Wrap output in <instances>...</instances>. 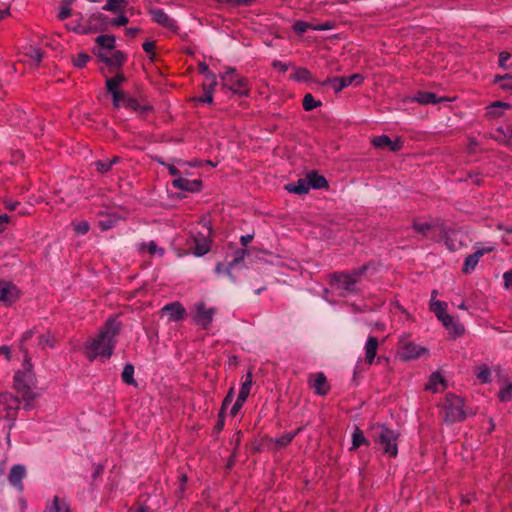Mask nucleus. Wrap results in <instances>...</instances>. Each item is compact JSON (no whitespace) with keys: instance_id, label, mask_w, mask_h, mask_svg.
<instances>
[{"instance_id":"nucleus-56","label":"nucleus","mask_w":512,"mask_h":512,"mask_svg":"<svg viewBox=\"0 0 512 512\" xmlns=\"http://www.w3.org/2000/svg\"><path fill=\"white\" fill-rule=\"evenodd\" d=\"M198 68H199L200 73L205 75V78H206L205 82H207V83L211 82V76L214 79H216L215 74L209 70V67L206 63H204V62L199 63Z\"/></svg>"},{"instance_id":"nucleus-33","label":"nucleus","mask_w":512,"mask_h":512,"mask_svg":"<svg viewBox=\"0 0 512 512\" xmlns=\"http://www.w3.org/2000/svg\"><path fill=\"white\" fill-rule=\"evenodd\" d=\"M306 178H307V180H309L310 189L311 188L320 189V188H324L327 186L326 179L323 176L317 174L316 172L309 173L306 176Z\"/></svg>"},{"instance_id":"nucleus-48","label":"nucleus","mask_w":512,"mask_h":512,"mask_svg":"<svg viewBox=\"0 0 512 512\" xmlns=\"http://www.w3.org/2000/svg\"><path fill=\"white\" fill-rule=\"evenodd\" d=\"M246 255V251L245 250H238L236 252V255H235V258L233 259V261H231L228 265V276L231 278V280L234 282L235 281V278L234 276L232 275L231 273V269L237 264L239 263L240 261H243L244 257Z\"/></svg>"},{"instance_id":"nucleus-46","label":"nucleus","mask_w":512,"mask_h":512,"mask_svg":"<svg viewBox=\"0 0 512 512\" xmlns=\"http://www.w3.org/2000/svg\"><path fill=\"white\" fill-rule=\"evenodd\" d=\"M498 397L502 402H508L512 399V383L505 384L499 391Z\"/></svg>"},{"instance_id":"nucleus-54","label":"nucleus","mask_w":512,"mask_h":512,"mask_svg":"<svg viewBox=\"0 0 512 512\" xmlns=\"http://www.w3.org/2000/svg\"><path fill=\"white\" fill-rule=\"evenodd\" d=\"M38 340L39 345L42 346L43 348L46 346L53 347L55 342L54 337L49 333L40 335L38 337Z\"/></svg>"},{"instance_id":"nucleus-25","label":"nucleus","mask_w":512,"mask_h":512,"mask_svg":"<svg viewBox=\"0 0 512 512\" xmlns=\"http://www.w3.org/2000/svg\"><path fill=\"white\" fill-rule=\"evenodd\" d=\"M442 324L449 330L454 337L459 336L463 333L464 329L461 325L456 324L453 318L449 314H444L439 318Z\"/></svg>"},{"instance_id":"nucleus-4","label":"nucleus","mask_w":512,"mask_h":512,"mask_svg":"<svg viewBox=\"0 0 512 512\" xmlns=\"http://www.w3.org/2000/svg\"><path fill=\"white\" fill-rule=\"evenodd\" d=\"M222 86L239 96H248L250 92L249 81L240 76L234 68H226L221 74Z\"/></svg>"},{"instance_id":"nucleus-34","label":"nucleus","mask_w":512,"mask_h":512,"mask_svg":"<svg viewBox=\"0 0 512 512\" xmlns=\"http://www.w3.org/2000/svg\"><path fill=\"white\" fill-rule=\"evenodd\" d=\"M413 228L416 232L422 234L423 236H427L429 232L434 228V225L426 220L415 219L413 222Z\"/></svg>"},{"instance_id":"nucleus-3","label":"nucleus","mask_w":512,"mask_h":512,"mask_svg":"<svg viewBox=\"0 0 512 512\" xmlns=\"http://www.w3.org/2000/svg\"><path fill=\"white\" fill-rule=\"evenodd\" d=\"M368 266L364 265L350 273H335L332 277V284L340 290L342 296H347L357 292V283L367 271Z\"/></svg>"},{"instance_id":"nucleus-44","label":"nucleus","mask_w":512,"mask_h":512,"mask_svg":"<svg viewBox=\"0 0 512 512\" xmlns=\"http://www.w3.org/2000/svg\"><path fill=\"white\" fill-rule=\"evenodd\" d=\"M321 106V102L314 99L312 94L308 93L303 98V108L306 111H312Z\"/></svg>"},{"instance_id":"nucleus-31","label":"nucleus","mask_w":512,"mask_h":512,"mask_svg":"<svg viewBox=\"0 0 512 512\" xmlns=\"http://www.w3.org/2000/svg\"><path fill=\"white\" fill-rule=\"evenodd\" d=\"M444 387V379L439 373H433L428 383L426 384V390H430L432 392H438L441 388Z\"/></svg>"},{"instance_id":"nucleus-58","label":"nucleus","mask_w":512,"mask_h":512,"mask_svg":"<svg viewBox=\"0 0 512 512\" xmlns=\"http://www.w3.org/2000/svg\"><path fill=\"white\" fill-rule=\"evenodd\" d=\"M143 50L149 55L151 60H154L155 57V42L153 41H145L142 45Z\"/></svg>"},{"instance_id":"nucleus-37","label":"nucleus","mask_w":512,"mask_h":512,"mask_svg":"<svg viewBox=\"0 0 512 512\" xmlns=\"http://www.w3.org/2000/svg\"><path fill=\"white\" fill-rule=\"evenodd\" d=\"M124 80H125V78L122 74H118L115 77L108 78L106 80V88H107L108 92H110L112 94L114 92L120 91L119 86L121 85L122 82H124Z\"/></svg>"},{"instance_id":"nucleus-41","label":"nucleus","mask_w":512,"mask_h":512,"mask_svg":"<svg viewBox=\"0 0 512 512\" xmlns=\"http://www.w3.org/2000/svg\"><path fill=\"white\" fill-rule=\"evenodd\" d=\"M123 106L130 110L138 111L140 113H145L149 110V107L140 105L136 99L130 97L125 99V103L123 104Z\"/></svg>"},{"instance_id":"nucleus-12","label":"nucleus","mask_w":512,"mask_h":512,"mask_svg":"<svg viewBox=\"0 0 512 512\" xmlns=\"http://www.w3.org/2000/svg\"><path fill=\"white\" fill-rule=\"evenodd\" d=\"M18 287L9 281H0V302L9 306L16 302L20 297Z\"/></svg>"},{"instance_id":"nucleus-19","label":"nucleus","mask_w":512,"mask_h":512,"mask_svg":"<svg viewBox=\"0 0 512 512\" xmlns=\"http://www.w3.org/2000/svg\"><path fill=\"white\" fill-rule=\"evenodd\" d=\"M379 348V341L375 336H369L364 345L365 362L372 365L376 361V355Z\"/></svg>"},{"instance_id":"nucleus-32","label":"nucleus","mask_w":512,"mask_h":512,"mask_svg":"<svg viewBox=\"0 0 512 512\" xmlns=\"http://www.w3.org/2000/svg\"><path fill=\"white\" fill-rule=\"evenodd\" d=\"M361 445H369V442L364 436L362 430L359 427H355L352 433V446L350 447V450H356Z\"/></svg>"},{"instance_id":"nucleus-7","label":"nucleus","mask_w":512,"mask_h":512,"mask_svg":"<svg viewBox=\"0 0 512 512\" xmlns=\"http://www.w3.org/2000/svg\"><path fill=\"white\" fill-rule=\"evenodd\" d=\"M463 400L453 394H449L445 399V421L449 423L460 422L465 418L463 410Z\"/></svg>"},{"instance_id":"nucleus-23","label":"nucleus","mask_w":512,"mask_h":512,"mask_svg":"<svg viewBox=\"0 0 512 512\" xmlns=\"http://www.w3.org/2000/svg\"><path fill=\"white\" fill-rule=\"evenodd\" d=\"M26 475V469L23 465H14L9 472V482L19 490H22V480Z\"/></svg>"},{"instance_id":"nucleus-9","label":"nucleus","mask_w":512,"mask_h":512,"mask_svg":"<svg viewBox=\"0 0 512 512\" xmlns=\"http://www.w3.org/2000/svg\"><path fill=\"white\" fill-rule=\"evenodd\" d=\"M20 406L19 399L11 393L0 394V419L14 421Z\"/></svg>"},{"instance_id":"nucleus-59","label":"nucleus","mask_w":512,"mask_h":512,"mask_svg":"<svg viewBox=\"0 0 512 512\" xmlns=\"http://www.w3.org/2000/svg\"><path fill=\"white\" fill-rule=\"evenodd\" d=\"M245 402H246L245 399H241L240 397H237L235 403L233 404V406L230 410V415L232 417H235L239 413V411L241 410V408L243 407Z\"/></svg>"},{"instance_id":"nucleus-2","label":"nucleus","mask_w":512,"mask_h":512,"mask_svg":"<svg viewBox=\"0 0 512 512\" xmlns=\"http://www.w3.org/2000/svg\"><path fill=\"white\" fill-rule=\"evenodd\" d=\"M372 429L375 443L380 445L384 454L395 458L398 455L397 440L399 433L380 424L373 426Z\"/></svg>"},{"instance_id":"nucleus-62","label":"nucleus","mask_w":512,"mask_h":512,"mask_svg":"<svg viewBox=\"0 0 512 512\" xmlns=\"http://www.w3.org/2000/svg\"><path fill=\"white\" fill-rule=\"evenodd\" d=\"M504 287L507 290L512 289V270H509L503 274Z\"/></svg>"},{"instance_id":"nucleus-14","label":"nucleus","mask_w":512,"mask_h":512,"mask_svg":"<svg viewBox=\"0 0 512 512\" xmlns=\"http://www.w3.org/2000/svg\"><path fill=\"white\" fill-rule=\"evenodd\" d=\"M174 188L187 191V192H199L202 188V181L200 179L190 180L187 177H174L172 180Z\"/></svg>"},{"instance_id":"nucleus-1","label":"nucleus","mask_w":512,"mask_h":512,"mask_svg":"<svg viewBox=\"0 0 512 512\" xmlns=\"http://www.w3.org/2000/svg\"><path fill=\"white\" fill-rule=\"evenodd\" d=\"M122 324L117 317H110L100 328L99 333L87 339L84 344V354L88 360L109 359L116 346V337L119 335Z\"/></svg>"},{"instance_id":"nucleus-42","label":"nucleus","mask_w":512,"mask_h":512,"mask_svg":"<svg viewBox=\"0 0 512 512\" xmlns=\"http://www.w3.org/2000/svg\"><path fill=\"white\" fill-rule=\"evenodd\" d=\"M141 250H146L150 255L158 254L159 256L164 255V249L157 246L154 241L141 244Z\"/></svg>"},{"instance_id":"nucleus-8","label":"nucleus","mask_w":512,"mask_h":512,"mask_svg":"<svg viewBox=\"0 0 512 512\" xmlns=\"http://www.w3.org/2000/svg\"><path fill=\"white\" fill-rule=\"evenodd\" d=\"M107 16L96 12L90 15L87 21L83 19L77 25L70 27L71 30L80 33L88 34L94 31L103 30L107 25Z\"/></svg>"},{"instance_id":"nucleus-61","label":"nucleus","mask_w":512,"mask_h":512,"mask_svg":"<svg viewBox=\"0 0 512 512\" xmlns=\"http://www.w3.org/2000/svg\"><path fill=\"white\" fill-rule=\"evenodd\" d=\"M347 78V81H348V84L349 86L354 84V85H360L363 80H364V77L361 75V74H353L351 76H348L346 77Z\"/></svg>"},{"instance_id":"nucleus-5","label":"nucleus","mask_w":512,"mask_h":512,"mask_svg":"<svg viewBox=\"0 0 512 512\" xmlns=\"http://www.w3.org/2000/svg\"><path fill=\"white\" fill-rule=\"evenodd\" d=\"M35 384V375L32 370V364L28 358H25L22 369L18 370L14 375V388L25 394Z\"/></svg>"},{"instance_id":"nucleus-60","label":"nucleus","mask_w":512,"mask_h":512,"mask_svg":"<svg viewBox=\"0 0 512 512\" xmlns=\"http://www.w3.org/2000/svg\"><path fill=\"white\" fill-rule=\"evenodd\" d=\"M71 2H72V0H67V5H64L61 7L59 14H58V18L60 20H65L66 18H68L71 15V9L69 7Z\"/></svg>"},{"instance_id":"nucleus-11","label":"nucleus","mask_w":512,"mask_h":512,"mask_svg":"<svg viewBox=\"0 0 512 512\" xmlns=\"http://www.w3.org/2000/svg\"><path fill=\"white\" fill-rule=\"evenodd\" d=\"M194 310L196 312L194 316L196 324L203 329H208L216 313V308L207 307L205 303L198 302L194 304Z\"/></svg>"},{"instance_id":"nucleus-36","label":"nucleus","mask_w":512,"mask_h":512,"mask_svg":"<svg viewBox=\"0 0 512 512\" xmlns=\"http://www.w3.org/2000/svg\"><path fill=\"white\" fill-rule=\"evenodd\" d=\"M126 4V0H107L102 9L109 12L120 13L123 11Z\"/></svg>"},{"instance_id":"nucleus-10","label":"nucleus","mask_w":512,"mask_h":512,"mask_svg":"<svg viewBox=\"0 0 512 512\" xmlns=\"http://www.w3.org/2000/svg\"><path fill=\"white\" fill-rule=\"evenodd\" d=\"M495 248H496V246L494 243H489L488 245H485V246H479V244H476L474 253L468 255L465 258V261H464V264L462 267L463 273L469 274L472 271H474L480 258L484 254L494 251Z\"/></svg>"},{"instance_id":"nucleus-13","label":"nucleus","mask_w":512,"mask_h":512,"mask_svg":"<svg viewBox=\"0 0 512 512\" xmlns=\"http://www.w3.org/2000/svg\"><path fill=\"white\" fill-rule=\"evenodd\" d=\"M334 28V23L331 21H326L322 24L314 25L308 23L306 21L298 20L293 24V31L299 35L304 34L308 30L314 31H328Z\"/></svg>"},{"instance_id":"nucleus-27","label":"nucleus","mask_w":512,"mask_h":512,"mask_svg":"<svg viewBox=\"0 0 512 512\" xmlns=\"http://www.w3.org/2000/svg\"><path fill=\"white\" fill-rule=\"evenodd\" d=\"M46 512H70V505L66 499L54 496L52 503L47 506Z\"/></svg>"},{"instance_id":"nucleus-28","label":"nucleus","mask_w":512,"mask_h":512,"mask_svg":"<svg viewBox=\"0 0 512 512\" xmlns=\"http://www.w3.org/2000/svg\"><path fill=\"white\" fill-rule=\"evenodd\" d=\"M444 100L443 98H437L434 93L431 92H417V94L412 98V101H415L422 105L427 104H436L440 101Z\"/></svg>"},{"instance_id":"nucleus-17","label":"nucleus","mask_w":512,"mask_h":512,"mask_svg":"<svg viewBox=\"0 0 512 512\" xmlns=\"http://www.w3.org/2000/svg\"><path fill=\"white\" fill-rule=\"evenodd\" d=\"M309 384L318 395H325L328 393L329 386L324 373L320 372L309 376Z\"/></svg>"},{"instance_id":"nucleus-6","label":"nucleus","mask_w":512,"mask_h":512,"mask_svg":"<svg viewBox=\"0 0 512 512\" xmlns=\"http://www.w3.org/2000/svg\"><path fill=\"white\" fill-rule=\"evenodd\" d=\"M429 351L426 347L418 345L403 336L398 342V356L403 361H412L427 356Z\"/></svg>"},{"instance_id":"nucleus-52","label":"nucleus","mask_w":512,"mask_h":512,"mask_svg":"<svg viewBox=\"0 0 512 512\" xmlns=\"http://www.w3.org/2000/svg\"><path fill=\"white\" fill-rule=\"evenodd\" d=\"M233 399H234V387H231L230 390L228 391L226 397L223 400L222 407H221V410L219 413V417H223V413H224L225 409L232 403Z\"/></svg>"},{"instance_id":"nucleus-26","label":"nucleus","mask_w":512,"mask_h":512,"mask_svg":"<svg viewBox=\"0 0 512 512\" xmlns=\"http://www.w3.org/2000/svg\"><path fill=\"white\" fill-rule=\"evenodd\" d=\"M286 190H288L290 193L302 195L309 192V180L307 178L299 179L296 183H290L286 185Z\"/></svg>"},{"instance_id":"nucleus-38","label":"nucleus","mask_w":512,"mask_h":512,"mask_svg":"<svg viewBox=\"0 0 512 512\" xmlns=\"http://www.w3.org/2000/svg\"><path fill=\"white\" fill-rule=\"evenodd\" d=\"M290 77L297 82H309L312 80V75L306 68H297Z\"/></svg>"},{"instance_id":"nucleus-30","label":"nucleus","mask_w":512,"mask_h":512,"mask_svg":"<svg viewBox=\"0 0 512 512\" xmlns=\"http://www.w3.org/2000/svg\"><path fill=\"white\" fill-rule=\"evenodd\" d=\"M115 37L112 35H100L96 38V43L99 45L98 51H112L115 47Z\"/></svg>"},{"instance_id":"nucleus-43","label":"nucleus","mask_w":512,"mask_h":512,"mask_svg":"<svg viewBox=\"0 0 512 512\" xmlns=\"http://www.w3.org/2000/svg\"><path fill=\"white\" fill-rule=\"evenodd\" d=\"M299 431H300V429L296 432H288V433H285L282 436L278 437L275 440L276 445L280 448L286 447L287 445H289L292 442V440L294 439V437L297 435V433Z\"/></svg>"},{"instance_id":"nucleus-16","label":"nucleus","mask_w":512,"mask_h":512,"mask_svg":"<svg viewBox=\"0 0 512 512\" xmlns=\"http://www.w3.org/2000/svg\"><path fill=\"white\" fill-rule=\"evenodd\" d=\"M97 55L101 61L115 68L123 65L126 60V56L121 51H110L109 53L107 51H98Z\"/></svg>"},{"instance_id":"nucleus-50","label":"nucleus","mask_w":512,"mask_h":512,"mask_svg":"<svg viewBox=\"0 0 512 512\" xmlns=\"http://www.w3.org/2000/svg\"><path fill=\"white\" fill-rule=\"evenodd\" d=\"M495 82H502L501 88L508 90L512 89V74H507L505 76H496Z\"/></svg>"},{"instance_id":"nucleus-18","label":"nucleus","mask_w":512,"mask_h":512,"mask_svg":"<svg viewBox=\"0 0 512 512\" xmlns=\"http://www.w3.org/2000/svg\"><path fill=\"white\" fill-rule=\"evenodd\" d=\"M150 14L153 21L157 24L168 29H176V22L163 9H152Z\"/></svg>"},{"instance_id":"nucleus-39","label":"nucleus","mask_w":512,"mask_h":512,"mask_svg":"<svg viewBox=\"0 0 512 512\" xmlns=\"http://www.w3.org/2000/svg\"><path fill=\"white\" fill-rule=\"evenodd\" d=\"M119 161V157L113 159L98 160L95 162L96 170L100 173L108 172Z\"/></svg>"},{"instance_id":"nucleus-64","label":"nucleus","mask_w":512,"mask_h":512,"mask_svg":"<svg viewBox=\"0 0 512 512\" xmlns=\"http://www.w3.org/2000/svg\"><path fill=\"white\" fill-rule=\"evenodd\" d=\"M128 21H129L128 18L124 14H121L117 18H115L111 22V24L114 26H124L128 23Z\"/></svg>"},{"instance_id":"nucleus-22","label":"nucleus","mask_w":512,"mask_h":512,"mask_svg":"<svg viewBox=\"0 0 512 512\" xmlns=\"http://www.w3.org/2000/svg\"><path fill=\"white\" fill-rule=\"evenodd\" d=\"M375 147L381 149H388L390 151H398L401 149L402 144L399 140L392 141L387 135L377 136L372 140Z\"/></svg>"},{"instance_id":"nucleus-40","label":"nucleus","mask_w":512,"mask_h":512,"mask_svg":"<svg viewBox=\"0 0 512 512\" xmlns=\"http://www.w3.org/2000/svg\"><path fill=\"white\" fill-rule=\"evenodd\" d=\"M509 107L510 106L507 103L496 101L488 107L487 113L491 117H499L503 113V110L508 109Z\"/></svg>"},{"instance_id":"nucleus-57","label":"nucleus","mask_w":512,"mask_h":512,"mask_svg":"<svg viewBox=\"0 0 512 512\" xmlns=\"http://www.w3.org/2000/svg\"><path fill=\"white\" fill-rule=\"evenodd\" d=\"M90 57L86 53H79L77 56L73 59V63L76 67L82 68L84 67L87 62L89 61Z\"/></svg>"},{"instance_id":"nucleus-24","label":"nucleus","mask_w":512,"mask_h":512,"mask_svg":"<svg viewBox=\"0 0 512 512\" xmlns=\"http://www.w3.org/2000/svg\"><path fill=\"white\" fill-rule=\"evenodd\" d=\"M217 85V80L211 76V82H204L202 85L203 96L195 98L194 100L200 103L211 104L213 102V93Z\"/></svg>"},{"instance_id":"nucleus-63","label":"nucleus","mask_w":512,"mask_h":512,"mask_svg":"<svg viewBox=\"0 0 512 512\" xmlns=\"http://www.w3.org/2000/svg\"><path fill=\"white\" fill-rule=\"evenodd\" d=\"M510 59V54L508 52H501L499 55V65L503 68H508V60Z\"/></svg>"},{"instance_id":"nucleus-51","label":"nucleus","mask_w":512,"mask_h":512,"mask_svg":"<svg viewBox=\"0 0 512 512\" xmlns=\"http://www.w3.org/2000/svg\"><path fill=\"white\" fill-rule=\"evenodd\" d=\"M73 229L77 234L85 235L89 229L90 225L87 221H80L73 223Z\"/></svg>"},{"instance_id":"nucleus-49","label":"nucleus","mask_w":512,"mask_h":512,"mask_svg":"<svg viewBox=\"0 0 512 512\" xmlns=\"http://www.w3.org/2000/svg\"><path fill=\"white\" fill-rule=\"evenodd\" d=\"M133 375H134V367L131 364L126 365L122 371V375H121L122 380L126 384H133L134 383Z\"/></svg>"},{"instance_id":"nucleus-15","label":"nucleus","mask_w":512,"mask_h":512,"mask_svg":"<svg viewBox=\"0 0 512 512\" xmlns=\"http://www.w3.org/2000/svg\"><path fill=\"white\" fill-rule=\"evenodd\" d=\"M168 169V172L173 177H187L190 175L189 168L199 166V162H186L182 160L176 161V164H165L163 163Z\"/></svg>"},{"instance_id":"nucleus-53","label":"nucleus","mask_w":512,"mask_h":512,"mask_svg":"<svg viewBox=\"0 0 512 512\" xmlns=\"http://www.w3.org/2000/svg\"><path fill=\"white\" fill-rule=\"evenodd\" d=\"M233 399H234V387H231L230 390L228 391L226 397L223 400L222 407H221V410L219 413V417H223V413H224L225 409L232 403Z\"/></svg>"},{"instance_id":"nucleus-45","label":"nucleus","mask_w":512,"mask_h":512,"mask_svg":"<svg viewBox=\"0 0 512 512\" xmlns=\"http://www.w3.org/2000/svg\"><path fill=\"white\" fill-rule=\"evenodd\" d=\"M477 379L481 383H489L491 382V372L490 369L486 365H482L478 367V371L476 373Z\"/></svg>"},{"instance_id":"nucleus-21","label":"nucleus","mask_w":512,"mask_h":512,"mask_svg":"<svg viewBox=\"0 0 512 512\" xmlns=\"http://www.w3.org/2000/svg\"><path fill=\"white\" fill-rule=\"evenodd\" d=\"M162 312L168 316L169 321H179L185 314V309L179 302H173L165 305Z\"/></svg>"},{"instance_id":"nucleus-35","label":"nucleus","mask_w":512,"mask_h":512,"mask_svg":"<svg viewBox=\"0 0 512 512\" xmlns=\"http://www.w3.org/2000/svg\"><path fill=\"white\" fill-rule=\"evenodd\" d=\"M252 383H253V375L251 372H248L245 377V380L241 383V388H240L238 397H240L241 399L247 400V398L250 394Z\"/></svg>"},{"instance_id":"nucleus-55","label":"nucleus","mask_w":512,"mask_h":512,"mask_svg":"<svg viewBox=\"0 0 512 512\" xmlns=\"http://www.w3.org/2000/svg\"><path fill=\"white\" fill-rule=\"evenodd\" d=\"M112 97L114 107L116 108L123 106V104L125 103V99L128 98L122 91L112 93Z\"/></svg>"},{"instance_id":"nucleus-20","label":"nucleus","mask_w":512,"mask_h":512,"mask_svg":"<svg viewBox=\"0 0 512 512\" xmlns=\"http://www.w3.org/2000/svg\"><path fill=\"white\" fill-rule=\"evenodd\" d=\"M194 243L193 253L196 256H203L210 250V241L207 236L197 233L191 236Z\"/></svg>"},{"instance_id":"nucleus-47","label":"nucleus","mask_w":512,"mask_h":512,"mask_svg":"<svg viewBox=\"0 0 512 512\" xmlns=\"http://www.w3.org/2000/svg\"><path fill=\"white\" fill-rule=\"evenodd\" d=\"M430 310L436 314L438 319L446 314V303L441 301H432L430 303Z\"/></svg>"},{"instance_id":"nucleus-29","label":"nucleus","mask_w":512,"mask_h":512,"mask_svg":"<svg viewBox=\"0 0 512 512\" xmlns=\"http://www.w3.org/2000/svg\"><path fill=\"white\" fill-rule=\"evenodd\" d=\"M322 86L330 85V87L336 92H340L342 89L349 86L346 77H334L327 78L323 82H321Z\"/></svg>"}]
</instances>
